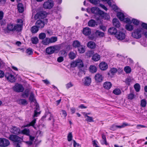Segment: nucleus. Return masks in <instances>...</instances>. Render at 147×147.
<instances>
[{"label":"nucleus","mask_w":147,"mask_h":147,"mask_svg":"<svg viewBox=\"0 0 147 147\" xmlns=\"http://www.w3.org/2000/svg\"><path fill=\"white\" fill-rule=\"evenodd\" d=\"M7 29L8 31L14 32L19 31L21 30L20 25H13V24L10 23L7 25Z\"/></svg>","instance_id":"obj_1"},{"label":"nucleus","mask_w":147,"mask_h":147,"mask_svg":"<svg viewBox=\"0 0 147 147\" xmlns=\"http://www.w3.org/2000/svg\"><path fill=\"white\" fill-rule=\"evenodd\" d=\"M143 32V30L141 28H138L135 30L132 34V36L134 38L138 39L142 36V34Z\"/></svg>","instance_id":"obj_2"},{"label":"nucleus","mask_w":147,"mask_h":147,"mask_svg":"<svg viewBox=\"0 0 147 147\" xmlns=\"http://www.w3.org/2000/svg\"><path fill=\"white\" fill-rule=\"evenodd\" d=\"M59 49V47L58 45L50 46L46 49V53L48 54H51L54 53L55 51H58Z\"/></svg>","instance_id":"obj_3"},{"label":"nucleus","mask_w":147,"mask_h":147,"mask_svg":"<svg viewBox=\"0 0 147 147\" xmlns=\"http://www.w3.org/2000/svg\"><path fill=\"white\" fill-rule=\"evenodd\" d=\"M91 10L92 13L98 16L96 18L95 17V18L97 20H99L101 14L102 13V11L100 10L98 8L96 7H92L91 9Z\"/></svg>","instance_id":"obj_4"},{"label":"nucleus","mask_w":147,"mask_h":147,"mask_svg":"<svg viewBox=\"0 0 147 147\" xmlns=\"http://www.w3.org/2000/svg\"><path fill=\"white\" fill-rule=\"evenodd\" d=\"M47 15V12L45 11H40L37 13L35 16L34 18L35 20L38 19H43L45 18Z\"/></svg>","instance_id":"obj_5"},{"label":"nucleus","mask_w":147,"mask_h":147,"mask_svg":"<svg viewBox=\"0 0 147 147\" xmlns=\"http://www.w3.org/2000/svg\"><path fill=\"white\" fill-rule=\"evenodd\" d=\"M71 65L72 67H75L78 66L79 67H82L84 65L82 61L80 59H78L72 62Z\"/></svg>","instance_id":"obj_6"},{"label":"nucleus","mask_w":147,"mask_h":147,"mask_svg":"<svg viewBox=\"0 0 147 147\" xmlns=\"http://www.w3.org/2000/svg\"><path fill=\"white\" fill-rule=\"evenodd\" d=\"M8 138L10 140L14 142H20L23 140L21 138L13 135H10Z\"/></svg>","instance_id":"obj_7"},{"label":"nucleus","mask_w":147,"mask_h":147,"mask_svg":"<svg viewBox=\"0 0 147 147\" xmlns=\"http://www.w3.org/2000/svg\"><path fill=\"white\" fill-rule=\"evenodd\" d=\"M53 2L51 0H48L45 2L43 4L44 8L46 9H50L53 7Z\"/></svg>","instance_id":"obj_8"},{"label":"nucleus","mask_w":147,"mask_h":147,"mask_svg":"<svg viewBox=\"0 0 147 147\" xmlns=\"http://www.w3.org/2000/svg\"><path fill=\"white\" fill-rule=\"evenodd\" d=\"M10 144L9 141L4 138H0V146L2 147L7 146Z\"/></svg>","instance_id":"obj_9"},{"label":"nucleus","mask_w":147,"mask_h":147,"mask_svg":"<svg viewBox=\"0 0 147 147\" xmlns=\"http://www.w3.org/2000/svg\"><path fill=\"white\" fill-rule=\"evenodd\" d=\"M14 90L18 92H22L24 90V88L22 85L16 84L13 88Z\"/></svg>","instance_id":"obj_10"},{"label":"nucleus","mask_w":147,"mask_h":147,"mask_svg":"<svg viewBox=\"0 0 147 147\" xmlns=\"http://www.w3.org/2000/svg\"><path fill=\"white\" fill-rule=\"evenodd\" d=\"M10 131L12 133L16 135L21 134L20 129L16 126H12L10 129Z\"/></svg>","instance_id":"obj_11"},{"label":"nucleus","mask_w":147,"mask_h":147,"mask_svg":"<svg viewBox=\"0 0 147 147\" xmlns=\"http://www.w3.org/2000/svg\"><path fill=\"white\" fill-rule=\"evenodd\" d=\"M5 77L7 79L11 82H13L15 81V78L13 75L11 74L8 73L6 74Z\"/></svg>","instance_id":"obj_12"},{"label":"nucleus","mask_w":147,"mask_h":147,"mask_svg":"<svg viewBox=\"0 0 147 147\" xmlns=\"http://www.w3.org/2000/svg\"><path fill=\"white\" fill-rule=\"evenodd\" d=\"M94 78L97 82H100L102 81L103 77L101 74L97 73L95 75Z\"/></svg>","instance_id":"obj_13"},{"label":"nucleus","mask_w":147,"mask_h":147,"mask_svg":"<svg viewBox=\"0 0 147 147\" xmlns=\"http://www.w3.org/2000/svg\"><path fill=\"white\" fill-rule=\"evenodd\" d=\"M115 36L118 39L121 40L125 38V35L123 32H119L116 34Z\"/></svg>","instance_id":"obj_14"},{"label":"nucleus","mask_w":147,"mask_h":147,"mask_svg":"<svg viewBox=\"0 0 147 147\" xmlns=\"http://www.w3.org/2000/svg\"><path fill=\"white\" fill-rule=\"evenodd\" d=\"M99 67L100 69L102 70H105L108 68V65L106 63L102 62L99 65Z\"/></svg>","instance_id":"obj_15"},{"label":"nucleus","mask_w":147,"mask_h":147,"mask_svg":"<svg viewBox=\"0 0 147 147\" xmlns=\"http://www.w3.org/2000/svg\"><path fill=\"white\" fill-rule=\"evenodd\" d=\"M36 25L38 28H42L44 27L45 23L43 21L39 20L37 21L36 23Z\"/></svg>","instance_id":"obj_16"},{"label":"nucleus","mask_w":147,"mask_h":147,"mask_svg":"<svg viewBox=\"0 0 147 147\" xmlns=\"http://www.w3.org/2000/svg\"><path fill=\"white\" fill-rule=\"evenodd\" d=\"M46 117L48 118V120L50 121L52 119H53V122H54L55 120L53 119V115L50 113H46L43 116L42 118H45Z\"/></svg>","instance_id":"obj_17"},{"label":"nucleus","mask_w":147,"mask_h":147,"mask_svg":"<svg viewBox=\"0 0 147 147\" xmlns=\"http://www.w3.org/2000/svg\"><path fill=\"white\" fill-rule=\"evenodd\" d=\"M91 33L90 29L88 27L84 28L83 30V34L86 36L89 35Z\"/></svg>","instance_id":"obj_18"},{"label":"nucleus","mask_w":147,"mask_h":147,"mask_svg":"<svg viewBox=\"0 0 147 147\" xmlns=\"http://www.w3.org/2000/svg\"><path fill=\"white\" fill-rule=\"evenodd\" d=\"M91 82V78L89 77H86L84 78V83L86 86H89Z\"/></svg>","instance_id":"obj_19"},{"label":"nucleus","mask_w":147,"mask_h":147,"mask_svg":"<svg viewBox=\"0 0 147 147\" xmlns=\"http://www.w3.org/2000/svg\"><path fill=\"white\" fill-rule=\"evenodd\" d=\"M113 23L114 26L118 28L120 26V24L117 18H114L113 20Z\"/></svg>","instance_id":"obj_20"},{"label":"nucleus","mask_w":147,"mask_h":147,"mask_svg":"<svg viewBox=\"0 0 147 147\" xmlns=\"http://www.w3.org/2000/svg\"><path fill=\"white\" fill-rule=\"evenodd\" d=\"M112 85L111 82H107L104 83L103 87L105 89L109 90L112 86Z\"/></svg>","instance_id":"obj_21"},{"label":"nucleus","mask_w":147,"mask_h":147,"mask_svg":"<svg viewBox=\"0 0 147 147\" xmlns=\"http://www.w3.org/2000/svg\"><path fill=\"white\" fill-rule=\"evenodd\" d=\"M108 32L111 34H115L117 32V29L113 27L110 28L108 30Z\"/></svg>","instance_id":"obj_22"},{"label":"nucleus","mask_w":147,"mask_h":147,"mask_svg":"<svg viewBox=\"0 0 147 147\" xmlns=\"http://www.w3.org/2000/svg\"><path fill=\"white\" fill-rule=\"evenodd\" d=\"M87 46L91 49H94L96 47V44L93 42L90 41L88 43Z\"/></svg>","instance_id":"obj_23"},{"label":"nucleus","mask_w":147,"mask_h":147,"mask_svg":"<svg viewBox=\"0 0 147 147\" xmlns=\"http://www.w3.org/2000/svg\"><path fill=\"white\" fill-rule=\"evenodd\" d=\"M84 117L86 118V121L88 122H93L94 121L92 117H90L88 115H87L86 114L84 115Z\"/></svg>","instance_id":"obj_24"},{"label":"nucleus","mask_w":147,"mask_h":147,"mask_svg":"<svg viewBox=\"0 0 147 147\" xmlns=\"http://www.w3.org/2000/svg\"><path fill=\"white\" fill-rule=\"evenodd\" d=\"M117 16L121 21H123L124 20L125 16L122 13L120 12H118L117 13Z\"/></svg>","instance_id":"obj_25"},{"label":"nucleus","mask_w":147,"mask_h":147,"mask_svg":"<svg viewBox=\"0 0 147 147\" xmlns=\"http://www.w3.org/2000/svg\"><path fill=\"white\" fill-rule=\"evenodd\" d=\"M88 26L90 27H93L96 25L95 21L93 20H91L88 23Z\"/></svg>","instance_id":"obj_26"},{"label":"nucleus","mask_w":147,"mask_h":147,"mask_svg":"<svg viewBox=\"0 0 147 147\" xmlns=\"http://www.w3.org/2000/svg\"><path fill=\"white\" fill-rule=\"evenodd\" d=\"M100 56L97 54H95L92 56V59L94 61H97L100 60Z\"/></svg>","instance_id":"obj_27"},{"label":"nucleus","mask_w":147,"mask_h":147,"mask_svg":"<svg viewBox=\"0 0 147 147\" xmlns=\"http://www.w3.org/2000/svg\"><path fill=\"white\" fill-rule=\"evenodd\" d=\"M81 45L80 42L77 40H75L73 42V45L75 48H78Z\"/></svg>","instance_id":"obj_28"},{"label":"nucleus","mask_w":147,"mask_h":147,"mask_svg":"<svg viewBox=\"0 0 147 147\" xmlns=\"http://www.w3.org/2000/svg\"><path fill=\"white\" fill-rule=\"evenodd\" d=\"M31 41L32 43L34 44H36L38 42V39L36 37H32L31 38Z\"/></svg>","instance_id":"obj_29"},{"label":"nucleus","mask_w":147,"mask_h":147,"mask_svg":"<svg viewBox=\"0 0 147 147\" xmlns=\"http://www.w3.org/2000/svg\"><path fill=\"white\" fill-rule=\"evenodd\" d=\"M18 9L20 13H22L24 11V7L23 5L21 3L18 4Z\"/></svg>","instance_id":"obj_30"},{"label":"nucleus","mask_w":147,"mask_h":147,"mask_svg":"<svg viewBox=\"0 0 147 147\" xmlns=\"http://www.w3.org/2000/svg\"><path fill=\"white\" fill-rule=\"evenodd\" d=\"M36 119L34 118V119L30 122L29 124L24 126V127H28L30 126H32L34 127V125L36 123Z\"/></svg>","instance_id":"obj_31"},{"label":"nucleus","mask_w":147,"mask_h":147,"mask_svg":"<svg viewBox=\"0 0 147 147\" xmlns=\"http://www.w3.org/2000/svg\"><path fill=\"white\" fill-rule=\"evenodd\" d=\"M21 134H22L28 136H29L30 130L29 129H24L23 130L21 131Z\"/></svg>","instance_id":"obj_32"},{"label":"nucleus","mask_w":147,"mask_h":147,"mask_svg":"<svg viewBox=\"0 0 147 147\" xmlns=\"http://www.w3.org/2000/svg\"><path fill=\"white\" fill-rule=\"evenodd\" d=\"M38 30V29L37 26H33L31 28V31L32 33H35Z\"/></svg>","instance_id":"obj_33"},{"label":"nucleus","mask_w":147,"mask_h":147,"mask_svg":"<svg viewBox=\"0 0 147 147\" xmlns=\"http://www.w3.org/2000/svg\"><path fill=\"white\" fill-rule=\"evenodd\" d=\"M100 16L104 18L105 19L108 20L110 18L109 16L107 13H104L102 11V13L101 14Z\"/></svg>","instance_id":"obj_34"},{"label":"nucleus","mask_w":147,"mask_h":147,"mask_svg":"<svg viewBox=\"0 0 147 147\" xmlns=\"http://www.w3.org/2000/svg\"><path fill=\"white\" fill-rule=\"evenodd\" d=\"M90 72L92 73L96 72L97 71V68L94 66L91 65L90 66Z\"/></svg>","instance_id":"obj_35"},{"label":"nucleus","mask_w":147,"mask_h":147,"mask_svg":"<svg viewBox=\"0 0 147 147\" xmlns=\"http://www.w3.org/2000/svg\"><path fill=\"white\" fill-rule=\"evenodd\" d=\"M117 71V69L115 68H111L110 70L108 73L109 75L111 74L112 75L114 74Z\"/></svg>","instance_id":"obj_36"},{"label":"nucleus","mask_w":147,"mask_h":147,"mask_svg":"<svg viewBox=\"0 0 147 147\" xmlns=\"http://www.w3.org/2000/svg\"><path fill=\"white\" fill-rule=\"evenodd\" d=\"M113 93L115 95H119L121 93V90L119 88H116L113 91Z\"/></svg>","instance_id":"obj_37"},{"label":"nucleus","mask_w":147,"mask_h":147,"mask_svg":"<svg viewBox=\"0 0 147 147\" xmlns=\"http://www.w3.org/2000/svg\"><path fill=\"white\" fill-rule=\"evenodd\" d=\"M125 28L129 31H131L134 29V27L132 25L127 24L125 26Z\"/></svg>","instance_id":"obj_38"},{"label":"nucleus","mask_w":147,"mask_h":147,"mask_svg":"<svg viewBox=\"0 0 147 147\" xmlns=\"http://www.w3.org/2000/svg\"><path fill=\"white\" fill-rule=\"evenodd\" d=\"M18 101V103L20 104L25 105L27 104V101L24 99H20Z\"/></svg>","instance_id":"obj_39"},{"label":"nucleus","mask_w":147,"mask_h":147,"mask_svg":"<svg viewBox=\"0 0 147 147\" xmlns=\"http://www.w3.org/2000/svg\"><path fill=\"white\" fill-rule=\"evenodd\" d=\"M43 44L44 45H47L50 43L49 38H46L42 41Z\"/></svg>","instance_id":"obj_40"},{"label":"nucleus","mask_w":147,"mask_h":147,"mask_svg":"<svg viewBox=\"0 0 147 147\" xmlns=\"http://www.w3.org/2000/svg\"><path fill=\"white\" fill-rule=\"evenodd\" d=\"M96 34L100 37H103L104 36V33L99 30H96L95 32Z\"/></svg>","instance_id":"obj_41"},{"label":"nucleus","mask_w":147,"mask_h":147,"mask_svg":"<svg viewBox=\"0 0 147 147\" xmlns=\"http://www.w3.org/2000/svg\"><path fill=\"white\" fill-rule=\"evenodd\" d=\"M130 126V125L129 124L127 123H124L121 125H117V128H121L124 127H125L127 126Z\"/></svg>","instance_id":"obj_42"},{"label":"nucleus","mask_w":147,"mask_h":147,"mask_svg":"<svg viewBox=\"0 0 147 147\" xmlns=\"http://www.w3.org/2000/svg\"><path fill=\"white\" fill-rule=\"evenodd\" d=\"M134 88L136 91L137 92H138L140 91V86L139 84L136 83L134 85Z\"/></svg>","instance_id":"obj_43"},{"label":"nucleus","mask_w":147,"mask_h":147,"mask_svg":"<svg viewBox=\"0 0 147 147\" xmlns=\"http://www.w3.org/2000/svg\"><path fill=\"white\" fill-rule=\"evenodd\" d=\"M78 51L80 53H83L84 52L85 49L82 45H81L78 48Z\"/></svg>","instance_id":"obj_44"},{"label":"nucleus","mask_w":147,"mask_h":147,"mask_svg":"<svg viewBox=\"0 0 147 147\" xmlns=\"http://www.w3.org/2000/svg\"><path fill=\"white\" fill-rule=\"evenodd\" d=\"M124 70L126 73H130L131 71V68L129 66H126L124 67Z\"/></svg>","instance_id":"obj_45"},{"label":"nucleus","mask_w":147,"mask_h":147,"mask_svg":"<svg viewBox=\"0 0 147 147\" xmlns=\"http://www.w3.org/2000/svg\"><path fill=\"white\" fill-rule=\"evenodd\" d=\"M146 101L144 99H142L141 101L140 105L143 107H145L146 105Z\"/></svg>","instance_id":"obj_46"},{"label":"nucleus","mask_w":147,"mask_h":147,"mask_svg":"<svg viewBox=\"0 0 147 147\" xmlns=\"http://www.w3.org/2000/svg\"><path fill=\"white\" fill-rule=\"evenodd\" d=\"M69 57L71 59H74L76 57V55L75 53L73 52H70L69 55Z\"/></svg>","instance_id":"obj_47"},{"label":"nucleus","mask_w":147,"mask_h":147,"mask_svg":"<svg viewBox=\"0 0 147 147\" xmlns=\"http://www.w3.org/2000/svg\"><path fill=\"white\" fill-rule=\"evenodd\" d=\"M29 99L31 102H34L35 100L34 94L32 93H31L30 94Z\"/></svg>","instance_id":"obj_48"},{"label":"nucleus","mask_w":147,"mask_h":147,"mask_svg":"<svg viewBox=\"0 0 147 147\" xmlns=\"http://www.w3.org/2000/svg\"><path fill=\"white\" fill-rule=\"evenodd\" d=\"M60 114L61 115V117L65 118L67 115V113L66 111L64 110H62Z\"/></svg>","instance_id":"obj_49"},{"label":"nucleus","mask_w":147,"mask_h":147,"mask_svg":"<svg viewBox=\"0 0 147 147\" xmlns=\"http://www.w3.org/2000/svg\"><path fill=\"white\" fill-rule=\"evenodd\" d=\"M29 94L28 91H25L22 94V96L23 98L28 97Z\"/></svg>","instance_id":"obj_50"},{"label":"nucleus","mask_w":147,"mask_h":147,"mask_svg":"<svg viewBox=\"0 0 147 147\" xmlns=\"http://www.w3.org/2000/svg\"><path fill=\"white\" fill-rule=\"evenodd\" d=\"M57 38L56 37H52L49 38L50 43L54 42L57 40Z\"/></svg>","instance_id":"obj_51"},{"label":"nucleus","mask_w":147,"mask_h":147,"mask_svg":"<svg viewBox=\"0 0 147 147\" xmlns=\"http://www.w3.org/2000/svg\"><path fill=\"white\" fill-rule=\"evenodd\" d=\"M99 0H89L90 2L95 5H96L98 4V3L99 2ZM103 1H106L107 0H101Z\"/></svg>","instance_id":"obj_52"},{"label":"nucleus","mask_w":147,"mask_h":147,"mask_svg":"<svg viewBox=\"0 0 147 147\" xmlns=\"http://www.w3.org/2000/svg\"><path fill=\"white\" fill-rule=\"evenodd\" d=\"M46 37V34L44 33H41L39 35V38L40 39H43Z\"/></svg>","instance_id":"obj_53"},{"label":"nucleus","mask_w":147,"mask_h":147,"mask_svg":"<svg viewBox=\"0 0 147 147\" xmlns=\"http://www.w3.org/2000/svg\"><path fill=\"white\" fill-rule=\"evenodd\" d=\"M94 53V52L93 51H88L86 53V55L90 57L92 56Z\"/></svg>","instance_id":"obj_54"},{"label":"nucleus","mask_w":147,"mask_h":147,"mask_svg":"<svg viewBox=\"0 0 147 147\" xmlns=\"http://www.w3.org/2000/svg\"><path fill=\"white\" fill-rule=\"evenodd\" d=\"M132 22L134 24L138 25L139 24L140 21L136 19H133L132 20Z\"/></svg>","instance_id":"obj_55"},{"label":"nucleus","mask_w":147,"mask_h":147,"mask_svg":"<svg viewBox=\"0 0 147 147\" xmlns=\"http://www.w3.org/2000/svg\"><path fill=\"white\" fill-rule=\"evenodd\" d=\"M17 22L19 23V24H16V25H18L20 26L21 30H22V27L23 24L22 20L20 19H18L17 20Z\"/></svg>","instance_id":"obj_56"},{"label":"nucleus","mask_w":147,"mask_h":147,"mask_svg":"<svg viewBox=\"0 0 147 147\" xmlns=\"http://www.w3.org/2000/svg\"><path fill=\"white\" fill-rule=\"evenodd\" d=\"M133 80V79L131 78H127L125 80V82L128 85H129L130 84V83Z\"/></svg>","instance_id":"obj_57"},{"label":"nucleus","mask_w":147,"mask_h":147,"mask_svg":"<svg viewBox=\"0 0 147 147\" xmlns=\"http://www.w3.org/2000/svg\"><path fill=\"white\" fill-rule=\"evenodd\" d=\"M124 22L127 23H131L132 22L130 18H124V20H123Z\"/></svg>","instance_id":"obj_58"},{"label":"nucleus","mask_w":147,"mask_h":147,"mask_svg":"<svg viewBox=\"0 0 147 147\" xmlns=\"http://www.w3.org/2000/svg\"><path fill=\"white\" fill-rule=\"evenodd\" d=\"M72 135L71 133H70L67 136V140L69 142L71 141L72 139Z\"/></svg>","instance_id":"obj_59"},{"label":"nucleus","mask_w":147,"mask_h":147,"mask_svg":"<svg viewBox=\"0 0 147 147\" xmlns=\"http://www.w3.org/2000/svg\"><path fill=\"white\" fill-rule=\"evenodd\" d=\"M60 53H61V55L64 57L66 56L67 55V53L66 51L64 50L61 51L60 52Z\"/></svg>","instance_id":"obj_60"},{"label":"nucleus","mask_w":147,"mask_h":147,"mask_svg":"<svg viewBox=\"0 0 147 147\" xmlns=\"http://www.w3.org/2000/svg\"><path fill=\"white\" fill-rule=\"evenodd\" d=\"M134 94L133 93H130L128 95V99L131 100L133 99L134 98Z\"/></svg>","instance_id":"obj_61"},{"label":"nucleus","mask_w":147,"mask_h":147,"mask_svg":"<svg viewBox=\"0 0 147 147\" xmlns=\"http://www.w3.org/2000/svg\"><path fill=\"white\" fill-rule=\"evenodd\" d=\"M40 114V112L36 110H35L34 111V114L33 115V117H37L38 115Z\"/></svg>","instance_id":"obj_62"},{"label":"nucleus","mask_w":147,"mask_h":147,"mask_svg":"<svg viewBox=\"0 0 147 147\" xmlns=\"http://www.w3.org/2000/svg\"><path fill=\"white\" fill-rule=\"evenodd\" d=\"M26 52L29 55H32L33 53L32 50L30 49H28L26 51Z\"/></svg>","instance_id":"obj_63"},{"label":"nucleus","mask_w":147,"mask_h":147,"mask_svg":"<svg viewBox=\"0 0 147 147\" xmlns=\"http://www.w3.org/2000/svg\"><path fill=\"white\" fill-rule=\"evenodd\" d=\"M97 141L95 140H94L92 141L93 145V146H94L95 147H99V146L97 145Z\"/></svg>","instance_id":"obj_64"}]
</instances>
